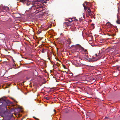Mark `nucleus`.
Here are the masks:
<instances>
[{"mask_svg": "<svg viewBox=\"0 0 120 120\" xmlns=\"http://www.w3.org/2000/svg\"><path fill=\"white\" fill-rule=\"evenodd\" d=\"M43 7L41 5L38 6L36 7L32 6L30 8V9H29V10L32 13H35L36 14L42 11V10L40 9H39V8H42Z\"/></svg>", "mask_w": 120, "mask_h": 120, "instance_id": "obj_1", "label": "nucleus"}, {"mask_svg": "<svg viewBox=\"0 0 120 120\" xmlns=\"http://www.w3.org/2000/svg\"><path fill=\"white\" fill-rule=\"evenodd\" d=\"M9 7H5L3 8V11H7L9 10Z\"/></svg>", "mask_w": 120, "mask_h": 120, "instance_id": "obj_2", "label": "nucleus"}, {"mask_svg": "<svg viewBox=\"0 0 120 120\" xmlns=\"http://www.w3.org/2000/svg\"><path fill=\"white\" fill-rule=\"evenodd\" d=\"M84 51V52L85 53V56L86 57H87L88 55L87 50L86 49H85Z\"/></svg>", "mask_w": 120, "mask_h": 120, "instance_id": "obj_3", "label": "nucleus"}, {"mask_svg": "<svg viewBox=\"0 0 120 120\" xmlns=\"http://www.w3.org/2000/svg\"><path fill=\"white\" fill-rule=\"evenodd\" d=\"M116 22L118 24H120V19L118 17H117V20L116 21Z\"/></svg>", "mask_w": 120, "mask_h": 120, "instance_id": "obj_4", "label": "nucleus"}, {"mask_svg": "<svg viewBox=\"0 0 120 120\" xmlns=\"http://www.w3.org/2000/svg\"><path fill=\"white\" fill-rule=\"evenodd\" d=\"M87 9H88L87 12L89 13V15H90V14L91 15V11L90 10V8L88 7Z\"/></svg>", "mask_w": 120, "mask_h": 120, "instance_id": "obj_5", "label": "nucleus"}, {"mask_svg": "<svg viewBox=\"0 0 120 120\" xmlns=\"http://www.w3.org/2000/svg\"><path fill=\"white\" fill-rule=\"evenodd\" d=\"M106 25L107 26H112V24L109 22H107L106 23Z\"/></svg>", "mask_w": 120, "mask_h": 120, "instance_id": "obj_6", "label": "nucleus"}, {"mask_svg": "<svg viewBox=\"0 0 120 120\" xmlns=\"http://www.w3.org/2000/svg\"><path fill=\"white\" fill-rule=\"evenodd\" d=\"M69 22H65V23L66 24V25L67 26H69L70 25V23H69Z\"/></svg>", "mask_w": 120, "mask_h": 120, "instance_id": "obj_7", "label": "nucleus"}, {"mask_svg": "<svg viewBox=\"0 0 120 120\" xmlns=\"http://www.w3.org/2000/svg\"><path fill=\"white\" fill-rule=\"evenodd\" d=\"M67 42H68V44L69 45L71 43V41L69 40H67Z\"/></svg>", "mask_w": 120, "mask_h": 120, "instance_id": "obj_8", "label": "nucleus"}, {"mask_svg": "<svg viewBox=\"0 0 120 120\" xmlns=\"http://www.w3.org/2000/svg\"><path fill=\"white\" fill-rule=\"evenodd\" d=\"M45 52V49L44 48H43L42 49L41 52L42 53H44Z\"/></svg>", "mask_w": 120, "mask_h": 120, "instance_id": "obj_9", "label": "nucleus"}, {"mask_svg": "<svg viewBox=\"0 0 120 120\" xmlns=\"http://www.w3.org/2000/svg\"><path fill=\"white\" fill-rule=\"evenodd\" d=\"M83 5L84 8V9L85 10L87 9V8L88 7L85 6L83 4Z\"/></svg>", "mask_w": 120, "mask_h": 120, "instance_id": "obj_10", "label": "nucleus"}, {"mask_svg": "<svg viewBox=\"0 0 120 120\" xmlns=\"http://www.w3.org/2000/svg\"><path fill=\"white\" fill-rule=\"evenodd\" d=\"M21 1L23 2H25L26 0H20Z\"/></svg>", "mask_w": 120, "mask_h": 120, "instance_id": "obj_11", "label": "nucleus"}, {"mask_svg": "<svg viewBox=\"0 0 120 120\" xmlns=\"http://www.w3.org/2000/svg\"><path fill=\"white\" fill-rule=\"evenodd\" d=\"M45 99L47 100H49V97H46L45 98Z\"/></svg>", "mask_w": 120, "mask_h": 120, "instance_id": "obj_12", "label": "nucleus"}, {"mask_svg": "<svg viewBox=\"0 0 120 120\" xmlns=\"http://www.w3.org/2000/svg\"><path fill=\"white\" fill-rule=\"evenodd\" d=\"M33 117L35 119H36L37 120L38 119V118L35 117V116H33Z\"/></svg>", "mask_w": 120, "mask_h": 120, "instance_id": "obj_13", "label": "nucleus"}, {"mask_svg": "<svg viewBox=\"0 0 120 120\" xmlns=\"http://www.w3.org/2000/svg\"><path fill=\"white\" fill-rule=\"evenodd\" d=\"M107 35H108V36H112V35L110 34H109L108 33H107Z\"/></svg>", "mask_w": 120, "mask_h": 120, "instance_id": "obj_14", "label": "nucleus"}, {"mask_svg": "<svg viewBox=\"0 0 120 120\" xmlns=\"http://www.w3.org/2000/svg\"><path fill=\"white\" fill-rule=\"evenodd\" d=\"M81 48L83 50V51H84L85 49H84V48H83V47H81Z\"/></svg>", "mask_w": 120, "mask_h": 120, "instance_id": "obj_15", "label": "nucleus"}, {"mask_svg": "<svg viewBox=\"0 0 120 120\" xmlns=\"http://www.w3.org/2000/svg\"><path fill=\"white\" fill-rule=\"evenodd\" d=\"M82 15H83V17L84 19L85 18L84 15V14L83 13H82Z\"/></svg>", "mask_w": 120, "mask_h": 120, "instance_id": "obj_16", "label": "nucleus"}, {"mask_svg": "<svg viewBox=\"0 0 120 120\" xmlns=\"http://www.w3.org/2000/svg\"><path fill=\"white\" fill-rule=\"evenodd\" d=\"M76 28H75L74 30H73L72 31H74L75 30Z\"/></svg>", "mask_w": 120, "mask_h": 120, "instance_id": "obj_17", "label": "nucleus"}, {"mask_svg": "<svg viewBox=\"0 0 120 120\" xmlns=\"http://www.w3.org/2000/svg\"><path fill=\"white\" fill-rule=\"evenodd\" d=\"M95 56H96V57L97 56H98L97 54H95Z\"/></svg>", "mask_w": 120, "mask_h": 120, "instance_id": "obj_18", "label": "nucleus"}, {"mask_svg": "<svg viewBox=\"0 0 120 120\" xmlns=\"http://www.w3.org/2000/svg\"><path fill=\"white\" fill-rule=\"evenodd\" d=\"M63 67L64 68H66L65 67V66L64 65H63Z\"/></svg>", "mask_w": 120, "mask_h": 120, "instance_id": "obj_19", "label": "nucleus"}, {"mask_svg": "<svg viewBox=\"0 0 120 120\" xmlns=\"http://www.w3.org/2000/svg\"><path fill=\"white\" fill-rule=\"evenodd\" d=\"M72 19H71V20H70V21H69V22H72Z\"/></svg>", "mask_w": 120, "mask_h": 120, "instance_id": "obj_20", "label": "nucleus"}, {"mask_svg": "<svg viewBox=\"0 0 120 120\" xmlns=\"http://www.w3.org/2000/svg\"><path fill=\"white\" fill-rule=\"evenodd\" d=\"M27 5H29L30 3H27Z\"/></svg>", "mask_w": 120, "mask_h": 120, "instance_id": "obj_21", "label": "nucleus"}, {"mask_svg": "<svg viewBox=\"0 0 120 120\" xmlns=\"http://www.w3.org/2000/svg\"><path fill=\"white\" fill-rule=\"evenodd\" d=\"M115 34H113V35H112L111 36H115Z\"/></svg>", "mask_w": 120, "mask_h": 120, "instance_id": "obj_22", "label": "nucleus"}, {"mask_svg": "<svg viewBox=\"0 0 120 120\" xmlns=\"http://www.w3.org/2000/svg\"><path fill=\"white\" fill-rule=\"evenodd\" d=\"M108 26V27H110V28H111L112 27V26Z\"/></svg>", "mask_w": 120, "mask_h": 120, "instance_id": "obj_23", "label": "nucleus"}, {"mask_svg": "<svg viewBox=\"0 0 120 120\" xmlns=\"http://www.w3.org/2000/svg\"><path fill=\"white\" fill-rule=\"evenodd\" d=\"M75 21H78L77 19H75Z\"/></svg>", "mask_w": 120, "mask_h": 120, "instance_id": "obj_24", "label": "nucleus"}, {"mask_svg": "<svg viewBox=\"0 0 120 120\" xmlns=\"http://www.w3.org/2000/svg\"><path fill=\"white\" fill-rule=\"evenodd\" d=\"M63 72H66V71H62Z\"/></svg>", "mask_w": 120, "mask_h": 120, "instance_id": "obj_25", "label": "nucleus"}, {"mask_svg": "<svg viewBox=\"0 0 120 120\" xmlns=\"http://www.w3.org/2000/svg\"><path fill=\"white\" fill-rule=\"evenodd\" d=\"M69 19H72V18H69Z\"/></svg>", "mask_w": 120, "mask_h": 120, "instance_id": "obj_26", "label": "nucleus"}, {"mask_svg": "<svg viewBox=\"0 0 120 120\" xmlns=\"http://www.w3.org/2000/svg\"><path fill=\"white\" fill-rule=\"evenodd\" d=\"M15 102H16V103H17V101H16L15 100Z\"/></svg>", "mask_w": 120, "mask_h": 120, "instance_id": "obj_27", "label": "nucleus"}, {"mask_svg": "<svg viewBox=\"0 0 120 120\" xmlns=\"http://www.w3.org/2000/svg\"><path fill=\"white\" fill-rule=\"evenodd\" d=\"M37 120H40L38 119Z\"/></svg>", "mask_w": 120, "mask_h": 120, "instance_id": "obj_28", "label": "nucleus"}, {"mask_svg": "<svg viewBox=\"0 0 120 120\" xmlns=\"http://www.w3.org/2000/svg\"><path fill=\"white\" fill-rule=\"evenodd\" d=\"M80 18V19H82V17H81V18Z\"/></svg>", "mask_w": 120, "mask_h": 120, "instance_id": "obj_29", "label": "nucleus"}, {"mask_svg": "<svg viewBox=\"0 0 120 120\" xmlns=\"http://www.w3.org/2000/svg\"><path fill=\"white\" fill-rule=\"evenodd\" d=\"M90 22L91 21H92V20H90Z\"/></svg>", "mask_w": 120, "mask_h": 120, "instance_id": "obj_30", "label": "nucleus"}, {"mask_svg": "<svg viewBox=\"0 0 120 120\" xmlns=\"http://www.w3.org/2000/svg\"><path fill=\"white\" fill-rule=\"evenodd\" d=\"M54 111L55 112V110H54Z\"/></svg>", "mask_w": 120, "mask_h": 120, "instance_id": "obj_31", "label": "nucleus"}]
</instances>
